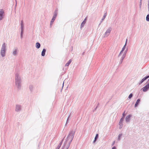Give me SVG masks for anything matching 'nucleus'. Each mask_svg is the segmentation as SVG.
Listing matches in <instances>:
<instances>
[{
	"instance_id": "9b49d317",
	"label": "nucleus",
	"mask_w": 149,
	"mask_h": 149,
	"mask_svg": "<svg viewBox=\"0 0 149 149\" xmlns=\"http://www.w3.org/2000/svg\"><path fill=\"white\" fill-rule=\"evenodd\" d=\"M140 101V100L139 99H138L137 100L135 105V107H136L138 105Z\"/></svg>"
},
{
	"instance_id": "6e6552de",
	"label": "nucleus",
	"mask_w": 149,
	"mask_h": 149,
	"mask_svg": "<svg viewBox=\"0 0 149 149\" xmlns=\"http://www.w3.org/2000/svg\"><path fill=\"white\" fill-rule=\"evenodd\" d=\"M111 30L110 29H108L106 31L105 33V34L106 35V37L107 36L109 35V34H110V32H111Z\"/></svg>"
},
{
	"instance_id": "39448f33",
	"label": "nucleus",
	"mask_w": 149,
	"mask_h": 149,
	"mask_svg": "<svg viewBox=\"0 0 149 149\" xmlns=\"http://www.w3.org/2000/svg\"><path fill=\"white\" fill-rule=\"evenodd\" d=\"M87 17H86L85 18V19H84V20L81 23V28L84 26V25L86 23V20H87Z\"/></svg>"
},
{
	"instance_id": "5701e85b",
	"label": "nucleus",
	"mask_w": 149,
	"mask_h": 149,
	"mask_svg": "<svg viewBox=\"0 0 149 149\" xmlns=\"http://www.w3.org/2000/svg\"><path fill=\"white\" fill-rule=\"evenodd\" d=\"M61 146V144H59L56 148V149H59Z\"/></svg>"
},
{
	"instance_id": "b1692460",
	"label": "nucleus",
	"mask_w": 149,
	"mask_h": 149,
	"mask_svg": "<svg viewBox=\"0 0 149 149\" xmlns=\"http://www.w3.org/2000/svg\"><path fill=\"white\" fill-rule=\"evenodd\" d=\"M115 143V141H113L112 144V146H113L114 145Z\"/></svg>"
},
{
	"instance_id": "f3484780",
	"label": "nucleus",
	"mask_w": 149,
	"mask_h": 149,
	"mask_svg": "<svg viewBox=\"0 0 149 149\" xmlns=\"http://www.w3.org/2000/svg\"><path fill=\"white\" fill-rule=\"evenodd\" d=\"M98 134H96V135L95 137V140L94 141V143L95 142V141H96L97 138V137H98Z\"/></svg>"
},
{
	"instance_id": "dca6fc26",
	"label": "nucleus",
	"mask_w": 149,
	"mask_h": 149,
	"mask_svg": "<svg viewBox=\"0 0 149 149\" xmlns=\"http://www.w3.org/2000/svg\"><path fill=\"white\" fill-rule=\"evenodd\" d=\"M72 62V60H70L68 62L65 64V66H68L69 64L70 63Z\"/></svg>"
},
{
	"instance_id": "4be33fe9",
	"label": "nucleus",
	"mask_w": 149,
	"mask_h": 149,
	"mask_svg": "<svg viewBox=\"0 0 149 149\" xmlns=\"http://www.w3.org/2000/svg\"><path fill=\"white\" fill-rule=\"evenodd\" d=\"M132 96V93H131L128 96V98L130 99L131 98Z\"/></svg>"
},
{
	"instance_id": "bb28decb",
	"label": "nucleus",
	"mask_w": 149,
	"mask_h": 149,
	"mask_svg": "<svg viewBox=\"0 0 149 149\" xmlns=\"http://www.w3.org/2000/svg\"><path fill=\"white\" fill-rule=\"evenodd\" d=\"M125 112L123 114V116H124L125 115Z\"/></svg>"
},
{
	"instance_id": "423d86ee",
	"label": "nucleus",
	"mask_w": 149,
	"mask_h": 149,
	"mask_svg": "<svg viewBox=\"0 0 149 149\" xmlns=\"http://www.w3.org/2000/svg\"><path fill=\"white\" fill-rule=\"evenodd\" d=\"M3 13V10L2 9H0V20H1L3 18L2 15Z\"/></svg>"
},
{
	"instance_id": "ddd939ff",
	"label": "nucleus",
	"mask_w": 149,
	"mask_h": 149,
	"mask_svg": "<svg viewBox=\"0 0 149 149\" xmlns=\"http://www.w3.org/2000/svg\"><path fill=\"white\" fill-rule=\"evenodd\" d=\"M46 52V50L45 49H43L41 55L42 56H44L45 54V52Z\"/></svg>"
},
{
	"instance_id": "412c9836",
	"label": "nucleus",
	"mask_w": 149,
	"mask_h": 149,
	"mask_svg": "<svg viewBox=\"0 0 149 149\" xmlns=\"http://www.w3.org/2000/svg\"><path fill=\"white\" fill-rule=\"evenodd\" d=\"M106 15H107V13H106L104 14V15L103 16V17L102 19V20H103L104 19H105Z\"/></svg>"
},
{
	"instance_id": "20e7f679",
	"label": "nucleus",
	"mask_w": 149,
	"mask_h": 149,
	"mask_svg": "<svg viewBox=\"0 0 149 149\" xmlns=\"http://www.w3.org/2000/svg\"><path fill=\"white\" fill-rule=\"evenodd\" d=\"M21 109V106L19 105H16V107L15 111L18 112Z\"/></svg>"
},
{
	"instance_id": "9d476101",
	"label": "nucleus",
	"mask_w": 149,
	"mask_h": 149,
	"mask_svg": "<svg viewBox=\"0 0 149 149\" xmlns=\"http://www.w3.org/2000/svg\"><path fill=\"white\" fill-rule=\"evenodd\" d=\"M131 116V115H129L127 116L125 120L127 122H128L130 120V117Z\"/></svg>"
},
{
	"instance_id": "0eeeda50",
	"label": "nucleus",
	"mask_w": 149,
	"mask_h": 149,
	"mask_svg": "<svg viewBox=\"0 0 149 149\" xmlns=\"http://www.w3.org/2000/svg\"><path fill=\"white\" fill-rule=\"evenodd\" d=\"M149 77V76H147V77L143 78L141 80L140 84H141L146 79H147Z\"/></svg>"
},
{
	"instance_id": "6ab92c4d",
	"label": "nucleus",
	"mask_w": 149,
	"mask_h": 149,
	"mask_svg": "<svg viewBox=\"0 0 149 149\" xmlns=\"http://www.w3.org/2000/svg\"><path fill=\"white\" fill-rule=\"evenodd\" d=\"M17 50L16 49H15L14 51L13 52V54L14 55H16L17 54Z\"/></svg>"
},
{
	"instance_id": "7ed1b4c3",
	"label": "nucleus",
	"mask_w": 149,
	"mask_h": 149,
	"mask_svg": "<svg viewBox=\"0 0 149 149\" xmlns=\"http://www.w3.org/2000/svg\"><path fill=\"white\" fill-rule=\"evenodd\" d=\"M149 89V84L146 85L145 87L143 88V91L144 92H146Z\"/></svg>"
},
{
	"instance_id": "a878e982",
	"label": "nucleus",
	"mask_w": 149,
	"mask_h": 149,
	"mask_svg": "<svg viewBox=\"0 0 149 149\" xmlns=\"http://www.w3.org/2000/svg\"><path fill=\"white\" fill-rule=\"evenodd\" d=\"M122 120H123L122 118H121V119L120 120V121L119 123H120L121 122V121H122Z\"/></svg>"
},
{
	"instance_id": "1a4fd4ad",
	"label": "nucleus",
	"mask_w": 149,
	"mask_h": 149,
	"mask_svg": "<svg viewBox=\"0 0 149 149\" xmlns=\"http://www.w3.org/2000/svg\"><path fill=\"white\" fill-rule=\"evenodd\" d=\"M1 50L6 51V44L5 43L3 44Z\"/></svg>"
},
{
	"instance_id": "4468645a",
	"label": "nucleus",
	"mask_w": 149,
	"mask_h": 149,
	"mask_svg": "<svg viewBox=\"0 0 149 149\" xmlns=\"http://www.w3.org/2000/svg\"><path fill=\"white\" fill-rule=\"evenodd\" d=\"M40 46V45L39 42H37L36 44V47L37 49L39 48Z\"/></svg>"
},
{
	"instance_id": "393cba45",
	"label": "nucleus",
	"mask_w": 149,
	"mask_h": 149,
	"mask_svg": "<svg viewBox=\"0 0 149 149\" xmlns=\"http://www.w3.org/2000/svg\"><path fill=\"white\" fill-rule=\"evenodd\" d=\"M112 149H116V148L115 146H113L112 148Z\"/></svg>"
},
{
	"instance_id": "2eb2a0df",
	"label": "nucleus",
	"mask_w": 149,
	"mask_h": 149,
	"mask_svg": "<svg viewBox=\"0 0 149 149\" xmlns=\"http://www.w3.org/2000/svg\"><path fill=\"white\" fill-rule=\"evenodd\" d=\"M21 27L22 29V31H21V35H22L23 31V21H22L21 22Z\"/></svg>"
},
{
	"instance_id": "f8f14e48",
	"label": "nucleus",
	"mask_w": 149,
	"mask_h": 149,
	"mask_svg": "<svg viewBox=\"0 0 149 149\" xmlns=\"http://www.w3.org/2000/svg\"><path fill=\"white\" fill-rule=\"evenodd\" d=\"M1 54L2 56H5V51L1 50Z\"/></svg>"
},
{
	"instance_id": "a211bd4d",
	"label": "nucleus",
	"mask_w": 149,
	"mask_h": 149,
	"mask_svg": "<svg viewBox=\"0 0 149 149\" xmlns=\"http://www.w3.org/2000/svg\"><path fill=\"white\" fill-rule=\"evenodd\" d=\"M56 15L55 16H54L53 17V18H52V20H51V23H52L54 21L55 19V17H56Z\"/></svg>"
},
{
	"instance_id": "f257e3e1",
	"label": "nucleus",
	"mask_w": 149,
	"mask_h": 149,
	"mask_svg": "<svg viewBox=\"0 0 149 149\" xmlns=\"http://www.w3.org/2000/svg\"><path fill=\"white\" fill-rule=\"evenodd\" d=\"M126 43L125 45L123 48L122 50L121 51L118 56V57L120 58V59L122 61L124 59L126 53L125 52H123L125 48V46L126 45Z\"/></svg>"
},
{
	"instance_id": "f03ea898",
	"label": "nucleus",
	"mask_w": 149,
	"mask_h": 149,
	"mask_svg": "<svg viewBox=\"0 0 149 149\" xmlns=\"http://www.w3.org/2000/svg\"><path fill=\"white\" fill-rule=\"evenodd\" d=\"M74 137V133L72 132H71L69 134L68 137V139L70 140V141H71L72 140Z\"/></svg>"
},
{
	"instance_id": "aec40b11",
	"label": "nucleus",
	"mask_w": 149,
	"mask_h": 149,
	"mask_svg": "<svg viewBox=\"0 0 149 149\" xmlns=\"http://www.w3.org/2000/svg\"><path fill=\"white\" fill-rule=\"evenodd\" d=\"M146 20L147 21H149V14L147 15L146 17Z\"/></svg>"
}]
</instances>
